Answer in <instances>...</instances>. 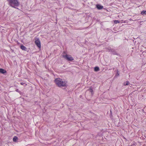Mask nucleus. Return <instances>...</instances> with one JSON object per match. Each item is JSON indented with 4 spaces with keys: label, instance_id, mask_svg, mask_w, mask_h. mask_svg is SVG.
<instances>
[{
    "label": "nucleus",
    "instance_id": "obj_1",
    "mask_svg": "<svg viewBox=\"0 0 146 146\" xmlns=\"http://www.w3.org/2000/svg\"><path fill=\"white\" fill-rule=\"evenodd\" d=\"M55 82L57 86L59 87H64L66 86V82L60 78L56 79Z\"/></svg>",
    "mask_w": 146,
    "mask_h": 146
},
{
    "label": "nucleus",
    "instance_id": "obj_2",
    "mask_svg": "<svg viewBox=\"0 0 146 146\" xmlns=\"http://www.w3.org/2000/svg\"><path fill=\"white\" fill-rule=\"evenodd\" d=\"M8 2V4L11 7L15 8L19 5V3L18 0H7Z\"/></svg>",
    "mask_w": 146,
    "mask_h": 146
},
{
    "label": "nucleus",
    "instance_id": "obj_3",
    "mask_svg": "<svg viewBox=\"0 0 146 146\" xmlns=\"http://www.w3.org/2000/svg\"><path fill=\"white\" fill-rule=\"evenodd\" d=\"M62 57L64 59L69 61H72L74 60V58L72 57L70 55L66 54L65 55H63Z\"/></svg>",
    "mask_w": 146,
    "mask_h": 146
},
{
    "label": "nucleus",
    "instance_id": "obj_4",
    "mask_svg": "<svg viewBox=\"0 0 146 146\" xmlns=\"http://www.w3.org/2000/svg\"><path fill=\"white\" fill-rule=\"evenodd\" d=\"M35 43L36 45L39 48H41L40 42L39 38H36L35 39Z\"/></svg>",
    "mask_w": 146,
    "mask_h": 146
},
{
    "label": "nucleus",
    "instance_id": "obj_5",
    "mask_svg": "<svg viewBox=\"0 0 146 146\" xmlns=\"http://www.w3.org/2000/svg\"><path fill=\"white\" fill-rule=\"evenodd\" d=\"M109 51L111 52V53L113 54L117 55H118V54L117 52L115 51V50H113V49H109Z\"/></svg>",
    "mask_w": 146,
    "mask_h": 146
},
{
    "label": "nucleus",
    "instance_id": "obj_6",
    "mask_svg": "<svg viewBox=\"0 0 146 146\" xmlns=\"http://www.w3.org/2000/svg\"><path fill=\"white\" fill-rule=\"evenodd\" d=\"M20 48L22 50L25 51H26L27 49L26 47L23 45H21L20 46Z\"/></svg>",
    "mask_w": 146,
    "mask_h": 146
},
{
    "label": "nucleus",
    "instance_id": "obj_7",
    "mask_svg": "<svg viewBox=\"0 0 146 146\" xmlns=\"http://www.w3.org/2000/svg\"><path fill=\"white\" fill-rule=\"evenodd\" d=\"M96 7L99 9H103V6L100 5H96Z\"/></svg>",
    "mask_w": 146,
    "mask_h": 146
},
{
    "label": "nucleus",
    "instance_id": "obj_8",
    "mask_svg": "<svg viewBox=\"0 0 146 146\" xmlns=\"http://www.w3.org/2000/svg\"><path fill=\"white\" fill-rule=\"evenodd\" d=\"M0 72L1 73H6V71L4 69L2 68H0Z\"/></svg>",
    "mask_w": 146,
    "mask_h": 146
},
{
    "label": "nucleus",
    "instance_id": "obj_9",
    "mask_svg": "<svg viewBox=\"0 0 146 146\" xmlns=\"http://www.w3.org/2000/svg\"><path fill=\"white\" fill-rule=\"evenodd\" d=\"M18 139V138L16 136H15L13 138V141L14 142H16L17 140Z\"/></svg>",
    "mask_w": 146,
    "mask_h": 146
},
{
    "label": "nucleus",
    "instance_id": "obj_10",
    "mask_svg": "<svg viewBox=\"0 0 146 146\" xmlns=\"http://www.w3.org/2000/svg\"><path fill=\"white\" fill-rule=\"evenodd\" d=\"M94 70L96 72H97L99 70V68L98 66L95 67L94 68Z\"/></svg>",
    "mask_w": 146,
    "mask_h": 146
},
{
    "label": "nucleus",
    "instance_id": "obj_11",
    "mask_svg": "<svg viewBox=\"0 0 146 146\" xmlns=\"http://www.w3.org/2000/svg\"><path fill=\"white\" fill-rule=\"evenodd\" d=\"M141 13L142 15H146V11L143 10L142 11Z\"/></svg>",
    "mask_w": 146,
    "mask_h": 146
},
{
    "label": "nucleus",
    "instance_id": "obj_12",
    "mask_svg": "<svg viewBox=\"0 0 146 146\" xmlns=\"http://www.w3.org/2000/svg\"><path fill=\"white\" fill-rule=\"evenodd\" d=\"M114 23L117 24V23H119V21L118 20H115L114 21Z\"/></svg>",
    "mask_w": 146,
    "mask_h": 146
},
{
    "label": "nucleus",
    "instance_id": "obj_13",
    "mask_svg": "<svg viewBox=\"0 0 146 146\" xmlns=\"http://www.w3.org/2000/svg\"><path fill=\"white\" fill-rule=\"evenodd\" d=\"M129 81H127L126 84H125V83H124V85L125 86L128 85L129 84Z\"/></svg>",
    "mask_w": 146,
    "mask_h": 146
},
{
    "label": "nucleus",
    "instance_id": "obj_14",
    "mask_svg": "<svg viewBox=\"0 0 146 146\" xmlns=\"http://www.w3.org/2000/svg\"><path fill=\"white\" fill-rule=\"evenodd\" d=\"M90 91V92H91L92 93V92H93V90L92 89H90L89 90Z\"/></svg>",
    "mask_w": 146,
    "mask_h": 146
},
{
    "label": "nucleus",
    "instance_id": "obj_15",
    "mask_svg": "<svg viewBox=\"0 0 146 146\" xmlns=\"http://www.w3.org/2000/svg\"><path fill=\"white\" fill-rule=\"evenodd\" d=\"M119 76V74H116V75L115 76L114 78L116 77L117 76Z\"/></svg>",
    "mask_w": 146,
    "mask_h": 146
},
{
    "label": "nucleus",
    "instance_id": "obj_16",
    "mask_svg": "<svg viewBox=\"0 0 146 146\" xmlns=\"http://www.w3.org/2000/svg\"><path fill=\"white\" fill-rule=\"evenodd\" d=\"M25 84L23 82H21V85H23L24 84Z\"/></svg>",
    "mask_w": 146,
    "mask_h": 146
},
{
    "label": "nucleus",
    "instance_id": "obj_17",
    "mask_svg": "<svg viewBox=\"0 0 146 146\" xmlns=\"http://www.w3.org/2000/svg\"><path fill=\"white\" fill-rule=\"evenodd\" d=\"M16 91L18 92H19V90L18 89H17V90H16Z\"/></svg>",
    "mask_w": 146,
    "mask_h": 146
}]
</instances>
